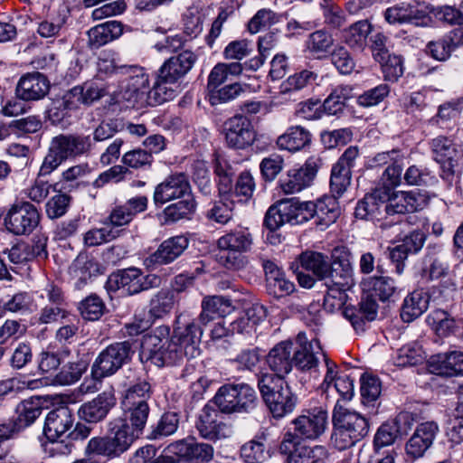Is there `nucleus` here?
<instances>
[{
    "label": "nucleus",
    "mask_w": 463,
    "mask_h": 463,
    "mask_svg": "<svg viewBox=\"0 0 463 463\" xmlns=\"http://www.w3.org/2000/svg\"><path fill=\"white\" fill-rule=\"evenodd\" d=\"M166 453H173L189 460H197L207 463L213 457V448L207 443H188L179 440L170 444L165 449Z\"/></svg>",
    "instance_id": "32"
},
{
    "label": "nucleus",
    "mask_w": 463,
    "mask_h": 463,
    "mask_svg": "<svg viewBox=\"0 0 463 463\" xmlns=\"http://www.w3.org/2000/svg\"><path fill=\"white\" fill-rule=\"evenodd\" d=\"M27 331V326L20 320L6 319L0 326V346L9 341H15L24 336Z\"/></svg>",
    "instance_id": "64"
},
{
    "label": "nucleus",
    "mask_w": 463,
    "mask_h": 463,
    "mask_svg": "<svg viewBox=\"0 0 463 463\" xmlns=\"http://www.w3.org/2000/svg\"><path fill=\"white\" fill-rule=\"evenodd\" d=\"M116 405V397L110 391L98 394L92 400L82 403L78 415L80 420L88 423H98L108 416L110 410Z\"/></svg>",
    "instance_id": "21"
},
{
    "label": "nucleus",
    "mask_w": 463,
    "mask_h": 463,
    "mask_svg": "<svg viewBox=\"0 0 463 463\" xmlns=\"http://www.w3.org/2000/svg\"><path fill=\"white\" fill-rule=\"evenodd\" d=\"M279 16L270 9H260L248 23V31L255 34L279 22Z\"/></svg>",
    "instance_id": "61"
},
{
    "label": "nucleus",
    "mask_w": 463,
    "mask_h": 463,
    "mask_svg": "<svg viewBox=\"0 0 463 463\" xmlns=\"http://www.w3.org/2000/svg\"><path fill=\"white\" fill-rule=\"evenodd\" d=\"M74 424V417L68 407L51 411L46 418L43 433L48 439L66 438Z\"/></svg>",
    "instance_id": "26"
},
{
    "label": "nucleus",
    "mask_w": 463,
    "mask_h": 463,
    "mask_svg": "<svg viewBox=\"0 0 463 463\" xmlns=\"http://www.w3.org/2000/svg\"><path fill=\"white\" fill-rule=\"evenodd\" d=\"M118 289L124 290L128 295L138 294L141 291L156 288L160 284V278L156 275H144L137 268H128L119 270L111 278Z\"/></svg>",
    "instance_id": "13"
},
{
    "label": "nucleus",
    "mask_w": 463,
    "mask_h": 463,
    "mask_svg": "<svg viewBox=\"0 0 463 463\" xmlns=\"http://www.w3.org/2000/svg\"><path fill=\"white\" fill-rule=\"evenodd\" d=\"M203 326L189 312L178 315L171 339L175 342L184 357L194 358L200 354V343L203 335Z\"/></svg>",
    "instance_id": "6"
},
{
    "label": "nucleus",
    "mask_w": 463,
    "mask_h": 463,
    "mask_svg": "<svg viewBox=\"0 0 463 463\" xmlns=\"http://www.w3.org/2000/svg\"><path fill=\"white\" fill-rule=\"evenodd\" d=\"M134 354L132 343L128 340L109 345L96 358L91 367L95 379L114 374Z\"/></svg>",
    "instance_id": "7"
},
{
    "label": "nucleus",
    "mask_w": 463,
    "mask_h": 463,
    "mask_svg": "<svg viewBox=\"0 0 463 463\" xmlns=\"http://www.w3.org/2000/svg\"><path fill=\"white\" fill-rule=\"evenodd\" d=\"M129 69L131 68L120 63V59L115 52L103 51L98 58L95 79L102 80L105 78L123 73Z\"/></svg>",
    "instance_id": "44"
},
{
    "label": "nucleus",
    "mask_w": 463,
    "mask_h": 463,
    "mask_svg": "<svg viewBox=\"0 0 463 463\" xmlns=\"http://www.w3.org/2000/svg\"><path fill=\"white\" fill-rule=\"evenodd\" d=\"M189 240L184 236H174L164 241L145 262L150 266L165 265L176 260L188 247Z\"/></svg>",
    "instance_id": "25"
},
{
    "label": "nucleus",
    "mask_w": 463,
    "mask_h": 463,
    "mask_svg": "<svg viewBox=\"0 0 463 463\" xmlns=\"http://www.w3.org/2000/svg\"><path fill=\"white\" fill-rule=\"evenodd\" d=\"M40 214L28 202L14 203L5 217L6 229L15 235L30 234L39 224Z\"/></svg>",
    "instance_id": "9"
},
{
    "label": "nucleus",
    "mask_w": 463,
    "mask_h": 463,
    "mask_svg": "<svg viewBox=\"0 0 463 463\" xmlns=\"http://www.w3.org/2000/svg\"><path fill=\"white\" fill-rule=\"evenodd\" d=\"M317 75L311 71L303 70L298 73L288 77L280 86L282 93H289L305 89L312 84L317 79Z\"/></svg>",
    "instance_id": "59"
},
{
    "label": "nucleus",
    "mask_w": 463,
    "mask_h": 463,
    "mask_svg": "<svg viewBox=\"0 0 463 463\" xmlns=\"http://www.w3.org/2000/svg\"><path fill=\"white\" fill-rule=\"evenodd\" d=\"M430 145L433 159L440 165L442 169V178L449 180L453 177L456 165L454 157L457 150L452 140L447 137L439 136L433 138Z\"/></svg>",
    "instance_id": "24"
},
{
    "label": "nucleus",
    "mask_w": 463,
    "mask_h": 463,
    "mask_svg": "<svg viewBox=\"0 0 463 463\" xmlns=\"http://www.w3.org/2000/svg\"><path fill=\"white\" fill-rule=\"evenodd\" d=\"M292 343L281 342L274 346L268 354L267 363L269 368L276 373L275 376L281 377L288 374L293 364L291 358Z\"/></svg>",
    "instance_id": "37"
},
{
    "label": "nucleus",
    "mask_w": 463,
    "mask_h": 463,
    "mask_svg": "<svg viewBox=\"0 0 463 463\" xmlns=\"http://www.w3.org/2000/svg\"><path fill=\"white\" fill-rule=\"evenodd\" d=\"M140 360L157 367L173 365L184 359L175 342L170 337V327L159 326L142 337Z\"/></svg>",
    "instance_id": "1"
},
{
    "label": "nucleus",
    "mask_w": 463,
    "mask_h": 463,
    "mask_svg": "<svg viewBox=\"0 0 463 463\" xmlns=\"http://www.w3.org/2000/svg\"><path fill=\"white\" fill-rule=\"evenodd\" d=\"M201 307L202 311L198 317L201 326H206L215 318L223 317L233 310L231 300L222 296L203 298Z\"/></svg>",
    "instance_id": "35"
},
{
    "label": "nucleus",
    "mask_w": 463,
    "mask_h": 463,
    "mask_svg": "<svg viewBox=\"0 0 463 463\" xmlns=\"http://www.w3.org/2000/svg\"><path fill=\"white\" fill-rule=\"evenodd\" d=\"M49 91V81L39 72L23 76L16 86V95L23 100H38Z\"/></svg>",
    "instance_id": "30"
},
{
    "label": "nucleus",
    "mask_w": 463,
    "mask_h": 463,
    "mask_svg": "<svg viewBox=\"0 0 463 463\" xmlns=\"http://www.w3.org/2000/svg\"><path fill=\"white\" fill-rule=\"evenodd\" d=\"M438 431V424L434 421L420 424L406 443L407 456L412 459L421 458L432 445Z\"/></svg>",
    "instance_id": "23"
},
{
    "label": "nucleus",
    "mask_w": 463,
    "mask_h": 463,
    "mask_svg": "<svg viewBox=\"0 0 463 463\" xmlns=\"http://www.w3.org/2000/svg\"><path fill=\"white\" fill-rule=\"evenodd\" d=\"M124 419L123 422L128 424V430L139 438L146 427L150 408L148 403H136L132 399L121 402Z\"/></svg>",
    "instance_id": "29"
},
{
    "label": "nucleus",
    "mask_w": 463,
    "mask_h": 463,
    "mask_svg": "<svg viewBox=\"0 0 463 463\" xmlns=\"http://www.w3.org/2000/svg\"><path fill=\"white\" fill-rule=\"evenodd\" d=\"M301 267L308 271H312L317 279L322 280L326 278V272L328 269L327 257L320 252L306 251L299 256Z\"/></svg>",
    "instance_id": "48"
},
{
    "label": "nucleus",
    "mask_w": 463,
    "mask_h": 463,
    "mask_svg": "<svg viewBox=\"0 0 463 463\" xmlns=\"http://www.w3.org/2000/svg\"><path fill=\"white\" fill-rule=\"evenodd\" d=\"M371 31L372 24L367 20H360L344 31L343 38L350 48L363 51Z\"/></svg>",
    "instance_id": "46"
},
{
    "label": "nucleus",
    "mask_w": 463,
    "mask_h": 463,
    "mask_svg": "<svg viewBox=\"0 0 463 463\" xmlns=\"http://www.w3.org/2000/svg\"><path fill=\"white\" fill-rule=\"evenodd\" d=\"M33 298L25 291L15 293L9 300L4 303L3 310L11 313L24 314L32 310Z\"/></svg>",
    "instance_id": "63"
},
{
    "label": "nucleus",
    "mask_w": 463,
    "mask_h": 463,
    "mask_svg": "<svg viewBox=\"0 0 463 463\" xmlns=\"http://www.w3.org/2000/svg\"><path fill=\"white\" fill-rule=\"evenodd\" d=\"M105 310L106 306L103 300L96 294L88 296L79 305V311L82 318L89 321L99 320Z\"/></svg>",
    "instance_id": "54"
},
{
    "label": "nucleus",
    "mask_w": 463,
    "mask_h": 463,
    "mask_svg": "<svg viewBox=\"0 0 463 463\" xmlns=\"http://www.w3.org/2000/svg\"><path fill=\"white\" fill-rule=\"evenodd\" d=\"M103 268L94 258L80 255L70 268L71 276L77 279L76 285L80 287L92 277L102 273Z\"/></svg>",
    "instance_id": "40"
},
{
    "label": "nucleus",
    "mask_w": 463,
    "mask_h": 463,
    "mask_svg": "<svg viewBox=\"0 0 463 463\" xmlns=\"http://www.w3.org/2000/svg\"><path fill=\"white\" fill-rule=\"evenodd\" d=\"M332 439L338 449H345L364 439L369 432L367 419L355 411L345 408L339 401L333 411Z\"/></svg>",
    "instance_id": "2"
},
{
    "label": "nucleus",
    "mask_w": 463,
    "mask_h": 463,
    "mask_svg": "<svg viewBox=\"0 0 463 463\" xmlns=\"http://www.w3.org/2000/svg\"><path fill=\"white\" fill-rule=\"evenodd\" d=\"M429 296L421 290H415L408 295L401 310V317L406 323L412 322L418 318L428 308Z\"/></svg>",
    "instance_id": "42"
},
{
    "label": "nucleus",
    "mask_w": 463,
    "mask_h": 463,
    "mask_svg": "<svg viewBox=\"0 0 463 463\" xmlns=\"http://www.w3.org/2000/svg\"><path fill=\"white\" fill-rule=\"evenodd\" d=\"M384 19L390 24H412L417 26H428L431 18L426 10L419 8L413 2H400L384 11Z\"/></svg>",
    "instance_id": "16"
},
{
    "label": "nucleus",
    "mask_w": 463,
    "mask_h": 463,
    "mask_svg": "<svg viewBox=\"0 0 463 463\" xmlns=\"http://www.w3.org/2000/svg\"><path fill=\"white\" fill-rule=\"evenodd\" d=\"M196 61L197 56L193 52L185 50L163 63L159 69V77L162 80L175 84L192 70Z\"/></svg>",
    "instance_id": "22"
},
{
    "label": "nucleus",
    "mask_w": 463,
    "mask_h": 463,
    "mask_svg": "<svg viewBox=\"0 0 463 463\" xmlns=\"http://www.w3.org/2000/svg\"><path fill=\"white\" fill-rule=\"evenodd\" d=\"M120 232L104 222L101 228H94L84 234V243L88 247L99 246L119 237Z\"/></svg>",
    "instance_id": "56"
},
{
    "label": "nucleus",
    "mask_w": 463,
    "mask_h": 463,
    "mask_svg": "<svg viewBox=\"0 0 463 463\" xmlns=\"http://www.w3.org/2000/svg\"><path fill=\"white\" fill-rule=\"evenodd\" d=\"M321 165L319 157L310 156L302 166L289 169L279 180L281 190L286 194H292L310 186Z\"/></svg>",
    "instance_id": "10"
},
{
    "label": "nucleus",
    "mask_w": 463,
    "mask_h": 463,
    "mask_svg": "<svg viewBox=\"0 0 463 463\" xmlns=\"http://www.w3.org/2000/svg\"><path fill=\"white\" fill-rule=\"evenodd\" d=\"M175 304V293L167 289H161L150 299L149 316L155 319L162 318L171 312Z\"/></svg>",
    "instance_id": "47"
},
{
    "label": "nucleus",
    "mask_w": 463,
    "mask_h": 463,
    "mask_svg": "<svg viewBox=\"0 0 463 463\" xmlns=\"http://www.w3.org/2000/svg\"><path fill=\"white\" fill-rule=\"evenodd\" d=\"M297 341L298 347L295 350L293 355L295 366L302 372L316 373L319 357L323 356L325 358L326 356L319 341L316 338L307 341L304 334H298Z\"/></svg>",
    "instance_id": "20"
},
{
    "label": "nucleus",
    "mask_w": 463,
    "mask_h": 463,
    "mask_svg": "<svg viewBox=\"0 0 463 463\" xmlns=\"http://www.w3.org/2000/svg\"><path fill=\"white\" fill-rule=\"evenodd\" d=\"M107 95H110L114 99L115 90H111L109 84L94 78L92 80L86 81L82 85H77L66 92L61 106L66 110H74L80 105L90 106Z\"/></svg>",
    "instance_id": "8"
},
{
    "label": "nucleus",
    "mask_w": 463,
    "mask_h": 463,
    "mask_svg": "<svg viewBox=\"0 0 463 463\" xmlns=\"http://www.w3.org/2000/svg\"><path fill=\"white\" fill-rule=\"evenodd\" d=\"M138 438L130 430L128 424L116 419L109 424L107 435L91 438L85 449L87 456L98 455L112 459L125 453Z\"/></svg>",
    "instance_id": "3"
},
{
    "label": "nucleus",
    "mask_w": 463,
    "mask_h": 463,
    "mask_svg": "<svg viewBox=\"0 0 463 463\" xmlns=\"http://www.w3.org/2000/svg\"><path fill=\"white\" fill-rule=\"evenodd\" d=\"M180 417L177 412L168 411L164 413L158 420L155 429L151 431L150 439H159L173 435L178 429Z\"/></svg>",
    "instance_id": "58"
},
{
    "label": "nucleus",
    "mask_w": 463,
    "mask_h": 463,
    "mask_svg": "<svg viewBox=\"0 0 463 463\" xmlns=\"http://www.w3.org/2000/svg\"><path fill=\"white\" fill-rule=\"evenodd\" d=\"M229 197V195L224 196L220 201L213 203L206 213L209 220L221 224H226L232 220L234 203Z\"/></svg>",
    "instance_id": "57"
},
{
    "label": "nucleus",
    "mask_w": 463,
    "mask_h": 463,
    "mask_svg": "<svg viewBox=\"0 0 463 463\" xmlns=\"http://www.w3.org/2000/svg\"><path fill=\"white\" fill-rule=\"evenodd\" d=\"M350 89L346 86H337L330 95L325 99L322 108L323 111L328 115H336L341 113L349 98Z\"/></svg>",
    "instance_id": "55"
},
{
    "label": "nucleus",
    "mask_w": 463,
    "mask_h": 463,
    "mask_svg": "<svg viewBox=\"0 0 463 463\" xmlns=\"http://www.w3.org/2000/svg\"><path fill=\"white\" fill-rule=\"evenodd\" d=\"M193 178L203 195H210L213 191L211 175L207 164L203 160H196L193 164Z\"/></svg>",
    "instance_id": "62"
},
{
    "label": "nucleus",
    "mask_w": 463,
    "mask_h": 463,
    "mask_svg": "<svg viewBox=\"0 0 463 463\" xmlns=\"http://www.w3.org/2000/svg\"><path fill=\"white\" fill-rule=\"evenodd\" d=\"M424 273L429 280H440L439 291L445 301L453 298L458 288V283L450 274L447 254H440L433 258Z\"/></svg>",
    "instance_id": "17"
},
{
    "label": "nucleus",
    "mask_w": 463,
    "mask_h": 463,
    "mask_svg": "<svg viewBox=\"0 0 463 463\" xmlns=\"http://www.w3.org/2000/svg\"><path fill=\"white\" fill-rule=\"evenodd\" d=\"M214 173L217 175L219 182L220 194H226L232 191V178L235 174L232 165L227 159L221 156H216L214 159Z\"/></svg>",
    "instance_id": "52"
},
{
    "label": "nucleus",
    "mask_w": 463,
    "mask_h": 463,
    "mask_svg": "<svg viewBox=\"0 0 463 463\" xmlns=\"http://www.w3.org/2000/svg\"><path fill=\"white\" fill-rule=\"evenodd\" d=\"M262 267L266 277V289L269 295L280 298L290 295L295 285L287 279L285 272L273 261L263 260Z\"/></svg>",
    "instance_id": "27"
},
{
    "label": "nucleus",
    "mask_w": 463,
    "mask_h": 463,
    "mask_svg": "<svg viewBox=\"0 0 463 463\" xmlns=\"http://www.w3.org/2000/svg\"><path fill=\"white\" fill-rule=\"evenodd\" d=\"M429 366L436 374L463 375V353L453 351L432 355L429 360Z\"/></svg>",
    "instance_id": "33"
},
{
    "label": "nucleus",
    "mask_w": 463,
    "mask_h": 463,
    "mask_svg": "<svg viewBox=\"0 0 463 463\" xmlns=\"http://www.w3.org/2000/svg\"><path fill=\"white\" fill-rule=\"evenodd\" d=\"M220 412V410L208 405L203 408L196 421V429L202 438L216 441L232 436V427L222 420Z\"/></svg>",
    "instance_id": "12"
},
{
    "label": "nucleus",
    "mask_w": 463,
    "mask_h": 463,
    "mask_svg": "<svg viewBox=\"0 0 463 463\" xmlns=\"http://www.w3.org/2000/svg\"><path fill=\"white\" fill-rule=\"evenodd\" d=\"M310 141L311 134L307 129L301 126H293L278 137L277 146L280 149L295 152L304 148Z\"/></svg>",
    "instance_id": "41"
},
{
    "label": "nucleus",
    "mask_w": 463,
    "mask_h": 463,
    "mask_svg": "<svg viewBox=\"0 0 463 463\" xmlns=\"http://www.w3.org/2000/svg\"><path fill=\"white\" fill-rule=\"evenodd\" d=\"M332 257L333 261L329 264L326 278L322 280L333 286L353 288L354 285V269L349 260V252L345 248H335Z\"/></svg>",
    "instance_id": "15"
},
{
    "label": "nucleus",
    "mask_w": 463,
    "mask_h": 463,
    "mask_svg": "<svg viewBox=\"0 0 463 463\" xmlns=\"http://www.w3.org/2000/svg\"><path fill=\"white\" fill-rule=\"evenodd\" d=\"M427 323L440 336L452 334L456 328V322L446 311L435 309L427 317Z\"/></svg>",
    "instance_id": "51"
},
{
    "label": "nucleus",
    "mask_w": 463,
    "mask_h": 463,
    "mask_svg": "<svg viewBox=\"0 0 463 463\" xmlns=\"http://www.w3.org/2000/svg\"><path fill=\"white\" fill-rule=\"evenodd\" d=\"M167 84L170 83L162 80L159 75L157 76L156 81L148 92L147 105L156 106L173 99L175 97L176 90L171 87H167Z\"/></svg>",
    "instance_id": "60"
},
{
    "label": "nucleus",
    "mask_w": 463,
    "mask_h": 463,
    "mask_svg": "<svg viewBox=\"0 0 463 463\" xmlns=\"http://www.w3.org/2000/svg\"><path fill=\"white\" fill-rule=\"evenodd\" d=\"M18 416L16 419H12L19 428V432L30 426L41 415L42 407L39 401L24 400L17 406Z\"/></svg>",
    "instance_id": "49"
},
{
    "label": "nucleus",
    "mask_w": 463,
    "mask_h": 463,
    "mask_svg": "<svg viewBox=\"0 0 463 463\" xmlns=\"http://www.w3.org/2000/svg\"><path fill=\"white\" fill-rule=\"evenodd\" d=\"M265 432L257 434L252 439L245 442L240 449V456L245 463H263L270 458L265 446Z\"/></svg>",
    "instance_id": "39"
},
{
    "label": "nucleus",
    "mask_w": 463,
    "mask_h": 463,
    "mask_svg": "<svg viewBox=\"0 0 463 463\" xmlns=\"http://www.w3.org/2000/svg\"><path fill=\"white\" fill-rule=\"evenodd\" d=\"M258 386L274 418H283L295 410L298 397L283 378L272 373H262L259 377Z\"/></svg>",
    "instance_id": "4"
},
{
    "label": "nucleus",
    "mask_w": 463,
    "mask_h": 463,
    "mask_svg": "<svg viewBox=\"0 0 463 463\" xmlns=\"http://www.w3.org/2000/svg\"><path fill=\"white\" fill-rule=\"evenodd\" d=\"M288 429L283 435L279 451L286 463H306V444Z\"/></svg>",
    "instance_id": "38"
},
{
    "label": "nucleus",
    "mask_w": 463,
    "mask_h": 463,
    "mask_svg": "<svg viewBox=\"0 0 463 463\" xmlns=\"http://www.w3.org/2000/svg\"><path fill=\"white\" fill-rule=\"evenodd\" d=\"M252 243L251 235L247 229L237 228L220 237L217 241L218 250H233L248 251Z\"/></svg>",
    "instance_id": "45"
},
{
    "label": "nucleus",
    "mask_w": 463,
    "mask_h": 463,
    "mask_svg": "<svg viewBox=\"0 0 463 463\" xmlns=\"http://www.w3.org/2000/svg\"><path fill=\"white\" fill-rule=\"evenodd\" d=\"M224 130L226 144L232 148L244 149L256 139L252 123L242 116H235L227 120Z\"/></svg>",
    "instance_id": "18"
},
{
    "label": "nucleus",
    "mask_w": 463,
    "mask_h": 463,
    "mask_svg": "<svg viewBox=\"0 0 463 463\" xmlns=\"http://www.w3.org/2000/svg\"><path fill=\"white\" fill-rule=\"evenodd\" d=\"M195 201L191 195L185 196L183 200L172 203L165 208L164 215L167 222H177L181 219L189 218L195 210Z\"/></svg>",
    "instance_id": "53"
},
{
    "label": "nucleus",
    "mask_w": 463,
    "mask_h": 463,
    "mask_svg": "<svg viewBox=\"0 0 463 463\" xmlns=\"http://www.w3.org/2000/svg\"><path fill=\"white\" fill-rule=\"evenodd\" d=\"M327 420V412L322 409L303 411L302 414L291 421V433L302 439L316 440L325 433Z\"/></svg>",
    "instance_id": "11"
},
{
    "label": "nucleus",
    "mask_w": 463,
    "mask_h": 463,
    "mask_svg": "<svg viewBox=\"0 0 463 463\" xmlns=\"http://www.w3.org/2000/svg\"><path fill=\"white\" fill-rule=\"evenodd\" d=\"M190 194L191 185L187 175L184 173H175L156 185L153 201L158 206L175 199L184 198Z\"/></svg>",
    "instance_id": "14"
},
{
    "label": "nucleus",
    "mask_w": 463,
    "mask_h": 463,
    "mask_svg": "<svg viewBox=\"0 0 463 463\" xmlns=\"http://www.w3.org/2000/svg\"><path fill=\"white\" fill-rule=\"evenodd\" d=\"M315 204L316 225L320 230H325L334 223L339 216V207L335 196H325L317 200Z\"/></svg>",
    "instance_id": "43"
},
{
    "label": "nucleus",
    "mask_w": 463,
    "mask_h": 463,
    "mask_svg": "<svg viewBox=\"0 0 463 463\" xmlns=\"http://www.w3.org/2000/svg\"><path fill=\"white\" fill-rule=\"evenodd\" d=\"M52 141L65 159L89 153L93 145L90 136L84 135H59Z\"/></svg>",
    "instance_id": "34"
},
{
    "label": "nucleus",
    "mask_w": 463,
    "mask_h": 463,
    "mask_svg": "<svg viewBox=\"0 0 463 463\" xmlns=\"http://www.w3.org/2000/svg\"><path fill=\"white\" fill-rule=\"evenodd\" d=\"M463 45V29L456 28L442 37L430 41L427 44V52L437 61H446L452 52Z\"/></svg>",
    "instance_id": "31"
},
{
    "label": "nucleus",
    "mask_w": 463,
    "mask_h": 463,
    "mask_svg": "<svg viewBox=\"0 0 463 463\" xmlns=\"http://www.w3.org/2000/svg\"><path fill=\"white\" fill-rule=\"evenodd\" d=\"M334 38L332 34L325 29L317 30L311 33L307 41V50L318 57L329 52L334 45Z\"/></svg>",
    "instance_id": "50"
},
{
    "label": "nucleus",
    "mask_w": 463,
    "mask_h": 463,
    "mask_svg": "<svg viewBox=\"0 0 463 463\" xmlns=\"http://www.w3.org/2000/svg\"><path fill=\"white\" fill-rule=\"evenodd\" d=\"M130 68L135 70V74L128 78L122 90L119 92L115 90L114 99L117 102L125 100L133 105L147 104L148 92L150 90L148 75L142 69Z\"/></svg>",
    "instance_id": "19"
},
{
    "label": "nucleus",
    "mask_w": 463,
    "mask_h": 463,
    "mask_svg": "<svg viewBox=\"0 0 463 463\" xmlns=\"http://www.w3.org/2000/svg\"><path fill=\"white\" fill-rule=\"evenodd\" d=\"M122 33L123 26L120 22L109 21L98 24L88 31V44L91 49H98L118 39Z\"/></svg>",
    "instance_id": "36"
},
{
    "label": "nucleus",
    "mask_w": 463,
    "mask_h": 463,
    "mask_svg": "<svg viewBox=\"0 0 463 463\" xmlns=\"http://www.w3.org/2000/svg\"><path fill=\"white\" fill-rule=\"evenodd\" d=\"M428 203L424 194L415 192H398L394 194L385 205L389 215L405 214L421 210Z\"/></svg>",
    "instance_id": "28"
},
{
    "label": "nucleus",
    "mask_w": 463,
    "mask_h": 463,
    "mask_svg": "<svg viewBox=\"0 0 463 463\" xmlns=\"http://www.w3.org/2000/svg\"><path fill=\"white\" fill-rule=\"evenodd\" d=\"M213 401L223 413H249L256 407L258 396L246 383H226L219 388Z\"/></svg>",
    "instance_id": "5"
}]
</instances>
